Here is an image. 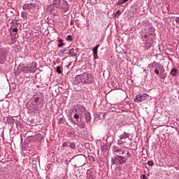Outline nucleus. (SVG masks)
Masks as SVG:
<instances>
[{
  "mask_svg": "<svg viewBox=\"0 0 179 179\" xmlns=\"http://www.w3.org/2000/svg\"><path fill=\"white\" fill-rule=\"evenodd\" d=\"M53 5L55 8H59V9H63L64 12H68L69 9V6H68V2L65 0H55Z\"/></svg>",
  "mask_w": 179,
  "mask_h": 179,
  "instance_id": "obj_1",
  "label": "nucleus"
},
{
  "mask_svg": "<svg viewBox=\"0 0 179 179\" xmlns=\"http://www.w3.org/2000/svg\"><path fill=\"white\" fill-rule=\"evenodd\" d=\"M126 155L127 156H122V155H117L115 157V160L118 162L119 164H124V163H127V160H128V158L131 157V152H129V151H127Z\"/></svg>",
  "mask_w": 179,
  "mask_h": 179,
  "instance_id": "obj_2",
  "label": "nucleus"
},
{
  "mask_svg": "<svg viewBox=\"0 0 179 179\" xmlns=\"http://www.w3.org/2000/svg\"><path fill=\"white\" fill-rule=\"evenodd\" d=\"M156 117H157V120L159 121H162V122H169V119L170 118V114H169V113H158L156 115Z\"/></svg>",
  "mask_w": 179,
  "mask_h": 179,
  "instance_id": "obj_3",
  "label": "nucleus"
},
{
  "mask_svg": "<svg viewBox=\"0 0 179 179\" xmlns=\"http://www.w3.org/2000/svg\"><path fill=\"white\" fill-rule=\"evenodd\" d=\"M71 111L72 113H85L86 111V108L81 104H76L71 108Z\"/></svg>",
  "mask_w": 179,
  "mask_h": 179,
  "instance_id": "obj_4",
  "label": "nucleus"
},
{
  "mask_svg": "<svg viewBox=\"0 0 179 179\" xmlns=\"http://www.w3.org/2000/svg\"><path fill=\"white\" fill-rule=\"evenodd\" d=\"M80 78H81V83H92V81L90 79H92V75L91 74H87V73H84L80 75Z\"/></svg>",
  "mask_w": 179,
  "mask_h": 179,
  "instance_id": "obj_5",
  "label": "nucleus"
},
{
  "mask_svg": "<svg viewBox=\"0 0 179 179\" xmlns=\"http://www.w3.org/2000/svg\"><path fill=\"white\" fill-rule=\"evenodd\" d=\"M149 97V94H144L143 95L137 94L134 99V101L136 103H142V101H145V100H148Z\"/></svg>",
  "mask_w": 179,
  "mask_h": 179,
  "instance_id": "obj_6",
  "label": "nucleus"
},
{
  "mask_svg": "<svg viewBox=\"0 0 179 179\" xmlns=\"http://www.w3.org/2000/svg\"><path fill=\"white\" fill-rule=\"evenodd\" d=\"M28 139L30 142H40L43 140V136L40 134H36L34 136H29Z\"/></svg>",
  "mask_w": 179,
  "mask_h": 179,
  "instance_id": "obj_7",
  "label": "nucleus"
},
{
  "mask_svg": "<svg viewBox=\"0 0 179 179\" xmlns=\"http://www.w3.org/2000/svg\"><path fill=\"white\" fill-rule=\"evenodd\" d=\"M120 139L117 140L118 145H122V143H127V141H123V139H129V134L127 132H124L122 134L119 136Z\"/></svg>",
  "mask_w": 179,
  "mask_h": 179,
  "instance_id": "obj_8",
  "label": "nucleus"
},
{
  "mask_svg": "<svg viewBox=\"0 0 179 179\" xmlns=\"http://www.w3.org/2000/svg\"><path fill=\"white\" fill-rule=\"evenodd\" d=\"M113 153H117L119 155H124V153H125V150H124V149L117 145L113 146Z\"/></svg>",
  "mask_w": 179,
  "mask_h": 179,
  "instance_id": "obj_9",
  "label": "nucleus"
},
{
  "mask_svg": "<svg viewBox=\"0 0 179 179\" xmlns=\"http://www.w3.org/2000/svg\"><path fill=\"white\" fill-rule=\"evenodd\" d=\"M87 178H88V179H96V173H94V170L88 169L87 171Z\"/></svg>",
  "mask_w": 179,
  "mask_h": 179,
  "instance_id": "obj_10",
  "label": "nucleus"
},
{
  "mask_svg": "<svg viewBox=\"0 0 179 179\" xmlns=\"http://www.w3.org/2000/svg\"><path fill=\"white\" fill-rule=\"evenodd\" d=\"M24 10H31L36 8V4L34 3H25L22 6Z\"/></svg>",
  "mask_w": 179,
  "mask_h": 179,
  "instance_id": "obj_11",
  "label": "nucleus"
},
{
  "mask_svg": "<svg viewBox=\"0 0 179 179\" xmlns=\"http://www.w3.org/2000/svg\"><path fill=\"white\" fill-rule=\"evenodd\" d=\"M171 75L172 76H175V78H177V76H178V70L177 69H173L171 71Z\"/></svg>",
  "mask_w": 179,
  "mask_h": 179,
  "instance_id": "obj_12",
  "label": "nucleus"
},
{
  "mask_svg": "<svg viewBox=\"0 0 179 179\" xmlns=\"http://www.w3.org/2000/svg\"><path fill=\"white\" fill-rule=\"evenodd\" d=\"M75 80H76V83H77V85H78V83H80V82H82V78H80V75L76 76Z\"/></svg>",
  "mask_w": 179,
  "mask_h": 179,
  "instance_id": "obj_13",
  "label": "nucleus"
},
{
  "mask_svg": "<svg viewBox=\"0 0 179 179\" xmlns=\"http://www.w3.org/2000/svg\"><path fill=\"white\" fill-rule=\"evenodd\" d=\"M142 40L145 42L148 41V40H149V35H148V34H144L142 36Z\"/></svg>",
  "mask_w": 179,
  "mask_h": 179,
  "instance_id": "obj_14",
  "label": "nucleus"
},
{
  "mask_svg": "<svg viewBox=\"0 0 179 179\" xmlns=\"http://www.w3.org/2000/svg\"><path fill=\"white\" fill-rule=\"evenodd\" d=\"M63 41H64V40H62V39H59V41H58L59 43L57 44V46H58L59 48H61V47L65 45V43H64Z\"/></svg>",
  "mask_w": 179,
  "mask_h": 179,
  "instance_id": "obj_15",
  "label": "nucleus"
},
{
  "mask_svg": "<svg viewBox=\"0 0 179 179\" xmlns=\"http://www.w3.org/2000/svg\"><path fill=\"white\" fill-rule=\"evenodd\" d=\"M99 47H100V45H97L93 48V55H97V50H99Z\"/></svg>",
  "mask_w": 179,
  "mask_h": 179,
  "instance_id": "obj_16",
  "label": "nucleus"
},
{
  "mask_svg": "<svg viewBox=\"0 0 179 179\" xmlns=\"http://www.w3.org/2000/svg\"><path fill=\"white\" fill-rule=\"evenodd\" d=\"M151 66H152V68H155V69H156L159 68V63L154 62L152 63Z\"/></svg>",
  "mask_w": 179,
  "mask_h": 179,
  "instance_id": "obj_17",
  "label": "nucleus"
},
{
  "mask_svg": "<svg viewBox=\"0 0 179 179\" xmlns=\"http://www.w3.org/2000/svg\"><path fill=\"white\" fill-rule=\"evenodd\" d=\"M69 55H71V57H75V55H76V54L75 53V50L73 48L69 50Z\"/></svg>",
  "mask_w": 179,
  "mask_h": 179,
  "instance_id": "obj_18",
  "label": "nucleus"
},
{
  "mask_svg": "<svg viewBox=\"0 0 179 179\" xmlns=\"http://www.w3.org/2000/svg\"><path fill=\"white\" fill-rule=\"evenodd\" d=\"M69 148H71V149H73V150L76 149V145L73 143H69Z\"/></svg>",
  "mask_w": 179,
  "mask_h": 179,
  "instance_id": "obj_19",
  "label": "nucleus"
},
{
  "mask_svg": "<svg viewBox=\"0 0 179 179\" xmlns=\"http://www.w3.org/2000/svg\"><path fill=\"white\" fill-rule=\"evenodd\" d=\"M21 71H22V72H28L30 71V68L28 67V66H23L22 69H21Z\"/></svg>",
  "mask_w": 179,
  "mask_h": 179,
  "instance_id": "obj_20",
  "label": "nucleus"
},
{
  "mask_svg": "<svg viewBox=\"0 0 179 179\" xmlns=\"http://www.w3.org/2000/svg\"><path fill=\"white\" fill-rule=\"evenodd\" d=\"M157 68L160 71V73H163V72H164V67H163V66L159 65Z\"/></svg>",
  "mask_w": 179,
  "mask_h": 179,
  "instance_id": "obj_21",
  "label": "nucleus"
},
{
  "mask_svg": "<svg viewBox=\"0 0 179 179\" xmlns=\"http://www.w3.org/2000/svg\"><path fill=\"white\" fill-rule=\"evenodd\" d=\"M101 150H102L103 152H106V150H108V146H107V145H103V146H102V147H101Z\"/></svg>",
  "mask_w": 179,
  "mask_h": 179,
  "instance_id": "obj_22",
  "label": "nucleus"
},
{
  "mask_svg": "<svg viewBox=\"0 0 179 179\" xmlns=\"http://www.w3.org/2000/svg\"><path fill=\"white\" fill-rule=\"evenodd\" d=\"M34 103H35L36 104H37V103H38V102L40 101V98H38V97H35V96H34Z\"/></svg>",
  "mask_w": 179,
  "mask_h": 179,
  "instance_id": "obj_23",
  "label": "nucleus"
},
{
  "mask_svg": "<svg viewBox=\"0 0 179 179\" xmlns=\"http://www.w3.org/2000/svg\"><path fill=\"white\" fill-rule=\"evenodd\" d=\"M121 15V10H117L115 14V17H118Z\"/></svg>",
  "mask_w": 179,
  "mask_h": 179,
  "instance_id": "obj_24",
  "label": "nucleus"
},
{
  "mask_svg": "<svg viewBox=\"0 0 179 179\" xmlns=\"http://www.w3.org/2000/svg\"><path fill=\"white\" fill-rule=\"evenodd\" d=\"M56 71H57V73H59V74L62 73V71H61V66H58L57 67Z\"/></svg>",
  "mask_w": 179,
  "mask_h": 179,
  "instance_id": "obj_25",
  "label": "nucleus"
},
{
  "mask_svg": "<svg viewBox=\"0 0 179 179\" xmlns=\"http://www.w3.org/2000/svg\"><path fill=\"white\" fill-rule=\"evenodd\" d=\"M66 40L67 41H72V36H71V35L67 36L66 38Z\"/></svg>",
  "mask_w": 179,
  "mask_h": 179,
  "instance_id": "obj_26",
  "label": "nucleus"
},
{
  "mask_svg": "<svg viewBox=\"0 0 179 179\" xmlns=\"http://www.w3.org/2000/svg\"><path fill=\"white\" fill-rule=\"evenodd\" d=\"M85 118L86 120H90V113H85Z\"/></svg>",
  "mask_w": 179,
  "mask_h": 179,
  "instance_id": "obj_27",
  "label": "nucleus"
},
{
  "mask_svg": "<svg viewBox=\"0 0 179 179\" xmlns=\"http://www.w3.org/2000/svg\"><path fill=\"white\" fill-rule=\"evenodd\" d=\"M124 3H127L124 0H119V1L117 2L118 5H122Z\"/></svg>",
  "mask_w": 179,
  "mask_h": 179,
  "instance_id": "obj_28",
  "label": "nucleus"
},
{
  "mask_svg": "<svg viewBox=\"0 0 179 179\" xmlns=\"http://www.w3.org/2000/svg\"><path fill=\"white\" fill-rule=\"evenodd\" d=\"M66 146H69V143L68 142L63 143L62 148H66Z\"/></svg>",
  "mask_w": 179,
  "mask_h": 179,
  "instance_id": "obj_29",
  "label": "nucleus"
},
{
  "mask_svg": "<svg viewBox=\"0 0 179 179\" xmlns=\"http://www.w3.org/2000/svg\"><path fill=\"white\" fill-rule=\"evenodd\" d=\"M153 164H155V162H153V161H148V166H153Z\"/></svg>",
  "mask_w": 179,
  "mask_h": 179,
  "instance_id": "obj_30",
  "label": "nucleus"
},
{
  "mask_svg": "<svg viewBox=\"0 0 179 179\" xmlns=\"http://www.w3.org/2000/svg\"><path fill=\"white\" fill-rule=\"evenodd\" d=\"M161 79H166V75L164 74V72L161 73Z\"/></svg>",
  "mask_w": 179,
  "mask_h": 179,
  "instance_id": "obj_31",
  "label": "nucleus"
},
{
  "mask_svg": "<svg viewBox=\"0 0 179 179\" xmlns=\"http://www.w3.org/2000/svg\"><path fill=\"white\" fill-rule=\"evenodd\" d=\"M13 33H15V35H16V34L17 33V27L13 28Z\"/></svg>",
  "mask_w": 179,
  "mask_h": 179,
  "instance_id": "obj_32",
  "label": "nucleus"
},
{
  "mask_svg": "<svg viewBox=\"0 0 179 179\" xmlns=\"http://www.w3.org/2000/svg\"><path fill=\"white\" fill-rule=\"evenodd\" d=\"M155 73H156V75H159V73H160V72L159 71V69H155Z\"/></svg>",
  "mask_w": 179,
  "mask_h": 179,
  "instance_id": "obj_33",
  "label": "nucleus"
},
{
  "mask_svg": "<svg viewBox=\"0 0 179 179\" xmlns=\"http://www.w3.org/2000/svg\"><path fill=\"white\" fill-rule=\"evenodd\" d=\"M141 179H148V178L146 177V175H145V174L141 175Z\"/></svg>",
  "mask_w": 179,
  "mask_h": 179,
  "instance_id": "obj_34",
  "label": "nucleus"
},
{
  "mask_svg": "<svg viewBox=\"0 0 179 179\" xmlns=\"http://www.w3.org/2000/svg\"><path fill=\"white\" fill-rule=\"evenodd\" d=\"M175 22L179 24V17H176L175 19Z\"/></svg>",
  "mask_w": 179,
  "mask_h": 179,
  "instance_id": "obj_35",
  "label": "nucleus"
},
{
  "mask_svg": "<svg viewBox=\"0 0 179 179\" xmlns=\"http://www.w3.org/2000/svg\"><path fill=\"white\" fill-rule=\"evenodd\" d=\"M90 162H94V157H93L92 156L90 157Z\"/></svg>",
  "mask_w": 179,
  "mask_h": 179,
  "instance_id": "obj_36",
  "label": "nucleus"
},
{
  "mask_svg": "<svg viewBox=\"0 0 179 179\" xmlns=\"http://www.w3.org/2000/svg\"><path fill=\"white\" fill-rule=\"evenodd\" d=\"M73 117L76 118V120H78V118H79V115L75 114V115H73Z\"/></svg>",
  "mask_w": 179,
  "mask_h": 179,
  "instance_id": "obj_37",
  "label": "nucleus"
},
{
  "mask_svg": "<svg viewBox=\"0 0 179 179\" xmlns=\"http://www.w3.org/2000/svg\"><path fill=\"white\" fill-rule=\"evenodd\" d=\"M97 58H99V56L97 55V54H96V55H94V60L97 59Z\"/></svg>",
  "mask_w": 179,
  "mask_h": 179,
  "instance_id": "obj_38",
  "label": "nucleus"
},
{
  "mask_svg": "<svg viewBox=\"0 0 179 179\" xmlns=\"http://www.w3.org/2000/svg\"><path fill=\"white\" fill-rule=\"evenodd\" d=\"M70 24L72 26V24H73V20H71Z\"/></svg>",
  "mask_w": 179,
  "mask_h": 179,
  "instance_id": "obj_39",
  "label": "nucleus"
},
{
  "mask_svg": "<svg viewBox=\"0 0 179 179\" xmlns=\"http://www.w3.org/2000/svg\"><path fill=\"white\" fill-rule=\"evenodd\" d=\"M65 51H66V48H64L63 52H65Z\"/></svg>",
  "mask_w": 179,
  "mask_h": 179,
  "instance_id": "obj_40",
  "label": "nucleus"
},
{
  "mask_svg": "<svg viewBox=\"0 0 179 179\" xmlns=\"http://www.w3.org/2000/svg\"><path fill=\"white\" fill-rule=\"evenodd\" d=\"M128 1H129V0H124V1L126 2V3L128 2Z\"/></svg>",
  "mask_w": 179,
  "mask_h": 179,
  "instance_id": "obj_41",
  "label": "nucleus"
},
{
  "mask_svg": "<svg viewBox=\"0 0 179 179\" xmlns=\"http://www.w3.org/2000/svg\"><path fill=\"white\" fill-rule=\"evenodd\" d=\"M81 128H83V125L81 126Z\"/></svg>",
  "mask_w": 179,
  "mask_h": 179,
  "instance_id": "obj_42",
  "label": "nucleus"
},
{
  "mask_svg": "<svg viewBox=\"0 0 179 179\" xmlns=\"http://www.w3.org/2000/svg\"><path fill=\"white\" fill-rule=\"evenodd\" d=\"M147 45H149V43H147Z\"/></svg>",
  "mask_w": 179,
  "mask_h": 179,
  "instance_id": "obj_43",
  "label": "nucleus"
},
{
  "mask_svg": "<svg viewBox=\"0 0 179 179\" xmlns=\"http://www.w3.org/2000/svg\"><path fill=\"white\" fill-rule=\"evenodd\" d=\"M14 117H17V116H14Z\"/></svg>",
  "mask_w": 179,
  "mask_h": 179,
  "instance_id": "obj_44",
  "label": "nucleus"
},
{
  "mask_svg": "<svg viewBox=\"0 0 179 179\" xmlns=\"http://www.w3.org/2000/svg\"><path fill=\"white\" fill-rule=\"evenodd\" d=\"M123 141H125V139H123Z\"/></svg>",
  "mask_w": 179,
  "mask_h": 179,
  "instance_id": "obj_45",
  "label": "nucleus"
}]
</instances>
